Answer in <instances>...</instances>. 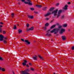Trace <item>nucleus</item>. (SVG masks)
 <instances>
[{
    "label": "nucleus",
    "mask_w": 74,
    "mask_h": 74,
    "mask_svg": "<svg viewBox=\"0 0 74 74\" xmlns=\"http://www.w3.org/2000/svg\"><path fill=\"white\" fill-rule=\"evenodd\" d=\"M58 11V10L56 9L51 12L52 14H53V15L54 16L53 18H55V16H57L56 17L57 18H59V16H60V14L62 13V12L63 11V10H59L58 12V14H57Z\"/></svg>",
    "instance_id": "nucleus-1"
},
{
    "label": "nucleus",
    "mask_w": 74,
    "mask_h": 74,
    "mask_svg": "<svg viewBox=\"0 0 74 74\" xmlns=\"http://www.w3.org/2000/svg\"><path fill=\"white\" fill-rule=\"evenodd\" d=\"M58 27V28H55L53 29L52 31L50 32V33H53L54 32V34H57L58 33V32H59V29H61L62 27L61 25H59ZM56 31V32H55Z\"/></svg>",
    "instance_id": "nucleus-2"
},
{
    "label": "nucleus",
    "mask_w": 74,
    "mask_h": 74,
    "mask_svg": "<svg viewBox=\"0 0 74 74\" xmlns=\"http://www.w3.org/2000/svg\"><path fill=\"white\" fill-rule=\"evenodd\" d=\"M25 42L26 45H29V44H30V42L29 41V40H25Z\"/></svg>",
    "instance_id": "nucleus-3"
},
{
    "label": "nucleus",
    "mask_w": 74,
    "mask_h": 74,
    "mask_svg": "<svg viewBox=\"0 0 74 74\" xmlns=\"http://www.w3.org/2000/svg\"><path fill=\"white\" fill-rule=\"evenodd\" d=\"M4 37V36H3L2 35H0V41H2L3 40Z\"/></svg>",
    "instance_id": "nucleus-4"
},
{
    "label": "nucleus",
    "mask_w": 74,
    "mask_h": 74,
    "mask_svg": "<svg viewBox=\"0 0 74 74\" xmlns=\"http://www.w3.org/2000/svg\"><path fill=\"white\" fill-rule=\"evenodd\" d=\"M24 2V3L25 4H28L29 5H33V4L32 3H31L30 2H25V1L24 2Z\"/></svg>",
    "instance_id": "nucleus-5"
},
{
    "label": "nucleus",
    "mask_w": 74,
    "mask_h": 74,
    "mask_svg": "<svg viewBox=\"0 0 74 74\" xmlns=\"http://www.w3.org/2000/svg\"><path fill=\"white\" fill-rule=\"evenodd\" d=\"M32 59H33L34 60H37V57L36 56H32Z\"/></svg>",
    "instance_id": "nucleus-6"
},
{
    "label": "nucleus",
    "mask_w": 74,
    "mask_h": 74,
    "mask_svg": "<svg viewBox=\"0 0 74 74\" xmlns=\"http://www.w3.org/2000/svg\"><path fill=\"white\" fill-rule=\"evenodd\" d=\"M62 38L63 41H65L66 38V36H62Z\"/></svg>",
    "instance_id": "nucleus-7"
},
{
    "label": "nucleus",
    "mask_w": 74,
    "mask_h": 74,
    "mask_svg": "<svg viewBox=\"0 0 74 74\" xmlns=\"http://www.w3.org/2000/svg\"><path fill=\"white\" fill-rule=\"evenodd\" d=\"M51 12H48L47 14L45 15V17L47 16H49L51 14Z\"/></svg>",
    "instance_id": "nucleus-8"
},
{
    "label": "nucleus",
    "mask_w": 74,
    "mask_h": 74,
    "mask_svg": "<svg viewBox=\"0 0 74 74\" xmlns=\"http://www.w3.org/2000/svg\"><path fill=\"white\" fill-rule=\"evenodd\" d=\"M65 31V30L64 29H61V32H60V33L61 34H62L63 32H64Z\"/></svg>",
    "instance_id": "nucleus-9"
},
{
    "label": "nucleus",
    "mask_w": 74,
    "mask_h": 74,
    "mask_svg": "<svg viewBox=\"0 0 74 74\" xmlns=\"http://www.w3.org/2000/svg\"><path fill=\"white\" fill-rule=\"evenodd\" d=\"M68 7V5H66L65 6L64 8V10H67V7Z\"/></svg>",
    "instance_id": "nucleus-10"
},
{
    "label": "nucleus",
    "mask_w": 74,
    "mask_h": 74,
    "mask_svg": "<svg viewBox=\"0 0 74 74\" xmlns=\"http://www.w3.org/2000/svg\"><path fill=\"white\" fill-rule=\"evenodd\" d=\"M28 17L29 18H30L31 19L33 18V16H29V15H28Z\"/></svg>",
    "instance_id": "nucleus-11"
},
{
    "label": "nucleus",
    "mask_w": 74,
    "mask_h": 74,
    "mask_svg": "<svg viewBox=\"0 0 74 74\" xmlns=\"http://www.w3.org/2000/svg\"><path fill=\"white\" fill-rule=\"evenodd\" d=\"M3 26V25H1L0 24V33L2 32V28L1 27H2Z\"/></svg>",
    "instance_id": "nucleus-12"
},
{
    "label": "nucleus",
    "mask_w": 74,
    "mask_h": 74,
    "mask_svg": "<svg viewBox=\"0 0 74 74\" xmlns=\"http://www.w3.org/2000/svg\"><path fill=\"white\" fill-rule=\"evenodd\" d=\"M36 6L37 7H38V8H41V7H42V5H36Z\"/></svg>",
    "instance_id": "nucleus-13"
},
{
    "label": "nucleus",
    "mask_w": 74,
    "mask_h": 74,
    "mask_svg": "<svg viewBox=\"0 0 74 74\" xmlns=\"http://www.w3.org/2000/svg\"><path fill=\"white\" fill-rule=\"evenodd\" d=\"M56 27V25H53V26H51V27L50 28L51 29H53V28H55Z\"/></svg>",
    "instance_id": "nucleus-14"
},
{
    "label": "nucleus",
    "mask_w": 74,
    "mask_h": 74,
    "mask_svg": "<svg viewBox=\"0 0 74 74\" xmlns=\"http://www.w3.org/2000/svg\"><path fill=\"white\" fill-rule=\"evenodd\" d=\"M54 8H50L49 10V11H52L54 10Z\"/></svg>",
    "instance_id": "nucleus-15"
},
{
    "label": "nucleus",
    "mask_w": 74,
    "mask_h": 74,
    "mask_svg": "<svg viewBox=\"0 0 74 74\" xmlns=\"http://www.w3.org/2000/svg\"><path fill=\"white\" fill-rule=\"evenodd\" d=\"M49 32H50V29H49L47 31V33L46 34V36H47L48 34L49 33Z\"/></svg>",
    "instance_id": "nucleus-16"
},
{
    "label": "nucleus",
    "mask_w": 74,
    "mask_h": 74,
    "mask_svg": "<svg viewBox=\"0 0 74 74\" xmlns=\"http://www.w3.org/2000/svg\"><path fill=\"white\" fill-rule=\"evenodd\" d=\"M38 57H39V58H40V59H42V60H43V59H44V58L40 55H38Z\"/></svg>",
    "instance_id": "nucleus-17"
},
{
    "label": "nucleus",
    "mask_w": 74,
    "mask_h": 74,
    "mask_svg": "<svg viewBox=\"0 0 74 74\" xmlns=\"http://www.w3.org/2000/svg\"><path fill=\"white\" fill-rule=\"evenodd\" d=\"M29 30L30 31L32 30H33V29H34V27H31V28H29Z\"/></svg>",
    "instance_id": "nucleus-18"
},
{
    "label": "nucleus",
    "mask_w": 74,
    "mask_h": 74,
    "mask_svg": "<svg viewBox=\"0 0 74 74\" xmlns=\"http://www.w3.org/2000/svg\"><path fill=\"white\" fill-rule=\"evenodd\" d=\"M22 30L19 29L18 30V33H19V34H20V33H22Z\"/></svg>",
    "instance_id": "nucleus-19"
},
{
    "label": "nucleus",
    "mask_w": 74,
    "mask_h": 74,
    "mask_svg": "<svg viewBox=\"0 0 74 74\" xmlns=\"http://www.w3.org/2000/svg\"><path fill=\"white\" fill-rule=\"evenodd\" d=\"M13 29H16V25H14L13 26Z\"/></svg>",
    "instance_id": "nucleus-20"
},
{
    "label": "nucleus",
    "mask_w": 74,
    "mask_h": 74,
    "mask_svg": "<svg viewBox=\"0 0 74 74\" xmlns=\"http://www.w3.org/2000/svg\"><path fill=\"white\" fill-rule=\"evenodd\" d=\"M26 26L27 27H29V24L28 23H26Z\"/></svg>",
    "instance_id": "nucleus-21"
},
{
    "label": "nucleus",
    "mask_w": 74,
    "mask_h": 74,
    "mask_svg": "<svg viewBox=\"0 0 74 74\" xmlns=\"http://www.w3.org/2000/svg\"><path fill=\"white\" fill-rule=\"evenodd\" d=\"M49 25V23H47L45 25V27L48 26Z\"/></svg>",
    "instance_id": "nucleus-22"
},
{
    "label": "nucleus",
    "mask_w": 74,
    "mask_h": 74,
    "mask_svg": "<svg viewBox=\"0 0 74 74\" xmlns=\"http://www.w3.org/2000/svg\"><path fill=\"white\" fill-rule=\"evenodd\" d=\"M1 70L2 71H5V69L3 68H2Z\"/></svg>",
    "instance_id": "nucleus-23"
},
{
    "label": "nucleus",
    "mask_w": 74,
    "mask_h": 74,
    "mask_svg": "<svg viewBox=\"0 0 74 74\" xmlns=\"http://www.w3.org/2000/svg\"><path fill=\"white\" fill-rule=\"evenodd\" d=\"M64 17H65L64 15H63L61 16V19H64Z\"/></svg>",
    "instance_id": "nucleus-24"
},
{
    "label": "nucleus",
    "mask_w": 74,
    "mask_h": 74,
    "mask_svg": "<svg viewBox=\"0 0 74 74\" xmlns=\"http://www.w3.org/2000/svg\"><path fill=\"white\" fill-rule=\"evenodd\" d=\"M29 31H30L29 28L28 29V28L26 29V32H28Z\"/></svg>",
    "instance_id": "nucleus-25"
},
{
    "label": "nucleus",
    "mask_w": 74,
    "mask_h": 74,
    "mask_svg": "<svg viewBox=\"0 0 74 74\" xmlns=\"http://www.w3.org/2000/svg\"><path fill=\"white\" fill-rule=\"evenodd\" d=\"M22 64L24 66H26V63H25V62H23V63H22Z\"/></svg>",
    "instance_id": "nucleus-26"
},
{
    "label": "nucleus",
    "mask_w": 74,
    "mask_h": 74,
    "mask_svg": "<svg viewBox=\"0 0 74 74\" xmlns=\"http://www.w3.org/2000/svg\"><path fill=\"white\" fill-rule=\"evenodd\" d=\"M30 9L31 10H32V11H34V8H30Z\"/></svg>",
    "instance_id": "nucleus-27"
},
{
    "label": "nucleus",
    "mask_w": 74,
    "mask_h": 74,
    "mask_svg": "<svg viewBox=\"0 0 74 74\" xmlns=\"http://www.w3.org/2000/svg\"><path fill=\"white\" fill-rule=\"evenodd\" d=\"M47 7H45L43 8V10H44H44L45 11L46 10V9H47Z\"/></svg>",
    "instance_id": "nucleus-28"
},
{
    "label": "nucleus",
    "mask_w": 74,
    "mask_h": 74,
    "mask_svg": "<svg viewBox=\"0 0 74 74\" xmlns=\"http://www.w3.org/2000/svg\"><path fill=\"white\" fill-rule=\"evenodd\" d=\"M3 42L4 44H7V41L6 40H4L3 41Z\"/></svg>",
    "instance_id": "nucleus-29"
},
{
    "label": "nucleus",
    "mask_w": 74,
    "mask_h": 74,
    "mask_svg": "<svg viewBox=\"0 0 74 74\" xmlns=\"http://www.w3.org/2000/svg\"><path fill=\"white\" fill-rule=\"evenodd\" d=\"M71 48L72 49V50H74V46H73Z\"/></svg>",
    "instance_id": "nucleus-30"
},
{
    "label": "nucleus",
    "mask_w": 74,
    "mask_h": 74,
    "mask_svg": "<svg viewBox=\"0 0 74 74\" xmlns=\"http://www.w3.org/2000/svg\"><path fill=\"white\" fill-rule=\"evenodd\" d=\"M31 70L32 71H34V70H35V69H33V68H31Z\"/></svg>",
    "instance_id": "nucleus-31"
},
{
    "label": "nucleus",
    "mask_w": 74,
    "mask_h": 74,
    "mask_svg": "<svg viewBox=\"0 0 74 74\" xmlns=\"http://www.w3.org/2000/svg\"><path fill=\"white\" fill-rule=\"evenodd\" d=\"M44 30H46V29H47V27H43Z\"/></svg>",
    "instance_id": "nucleus-32"
},
{
    "label": "nucleus",
    "mask_w": 74,
    "mask_h": 74,
    "mask_svg": "<svg viewBox=\"0 0 74 74\" xmlns=\"http://www.w3.org/2000/svg\"><path fill=\"white\" fill-rule=\"evenodd\" d=\"M67 24H64L63 25L64 27H67Z\"/></svg>",
    "instance_id": "nucleus-33"
},
{
    "label": "nucleus",
    "mask_w": 74,
    "mask_h": 74,
    "mask_svg": "<svg viewBox=\"0 0 74 74\" xmlns=\"http://www.w3.org/2000/svg\"><path fill=\"white\" fill-rule=\"evenodd\" d=\"M27 1L28 2V3H31L32 2V1L30 0H27Z\"/></svg>",
    "instance_id": "nucleus-34"
},
{
    "label": "nucleus",
    "mask_w": 74,
    "mask_h": 74,
    "mask_svg": "<svg viewBox=\"0 0 74 74\" xmlns=\"http://www.w3.org/2000/svg\"><path fill=\"white\" fill-rule=\"evenodd\" d=\"M3 59L2 58V57H1V56H0V60H3Z\"/></svg>",
    "instance_id": "nucleus-35"
},
{
    "label": "nucleus",
    "mask_w": 74,
    "mask_h": 74,
    "mask_svg": "<svg viewBox=\"0 0 74 74\" xmlns=\"http://www.w3.org/2000/svg\"><path fill=\"white\" fill-rule=\"evenodd\" d=\"M14 15V13H12V18H13Z\"/></svg>",
    "instance_id": "nucleus-36"
},
{
    "label": "nucleus",
    "mask_w": 74,
    "mask_h": 74,
    "mask_svg": "<svg viewBox=\"0 0 74 74\" xmlns=\"http://www.w3.org/2000/svg\"><path fill=\"white\" fill-rule=\"evenodd\" d=\"M24 63H27V61H26V60H24Z\"/></svg>",
    "instance_id": "nucleus-37"
},
{
    "label": "nucleus",
    "mask_w": 74,
    "mask_h": 74,
    "mask_svg": "<svg viewBox=\"0 0 74 74\" xmlns=\"http://www.w3.org/2000/svg\"><path fill=\"white\" fill-rule=\"evenodd\" d=\"M59 5V3H57L56 4V6H58Z\"/></svg>",
    "instance_id": "nucleus-38"
},
{
    "label": "nucleus",
    "mask_w": 74,
    "mask_h": 74,
    "mask_svg": "<svg viewBox=\"0 0 74 74\" xmlns=\"http://www.w3.org/2000/svg\"><path fill=\"white\" fill-rule=\"evenodd\" d=\"M3 34H5V32L4 31H3Z\"/></svg>",
    "instance_id": "nucleus-39"
},
{
    "label": "nucleus",
    "mask_w": 74,
    "mask_h": 74,
    "mask_svg": "<svg viewBox=\"0 0 74 74\" xmlns=\"http://www.w3.org/2000/svg\"><path fill=\"white\" fill-rule=\"evenodd\" d=\"M19 0H17L18 1H19ZM21 1L22 2H24L25 1V0H21Z\"/></svg>",
    "instance_id": "nucleus-40"
},
{
    "label": "nucleus",
    "mask_w": 74,
    "mask_h": 74,
    "mask_svg": "<svg viewBox=\"0 0 74 74\" xmlns=\"http://www.w3.org/2000/svg\"><path fill=\"white\" fill-rule=\"evenodd\" d=\"M34 13H35V14H38V12H36V11H35L34 12Z\"/></svg>",
    "instance_id": "nucleus-41"
},
{
    "label": "nucleus",
    "mask_w": 74,
    "mask_h": 74,
    "mask_svg": "<svg viewBox=\"0 0 74 74\" xmlns=\"http://www.w3.org/2000/svg\"><path fill=\"white\" fill-rule=\"evenodd\" d=\"M26 67H27V68H28L29 67V66L28 64H27L26 65Z\"/></svg>",
    "instance_id": "nucleus-42"
},
{
    "label": "nucleus",
    "mask_w": 74,
    "mask_h": 74,
    "mask_svg": "<svg viewBox=\"0 0 74 74\" xmlns=\"http://www.w3.org/2000/svg\"><path fill=\"white\" fill-rule=\"evenodd\" d=\"M21 40L22 41H23V42H25V40L23 39H21Z\"/></svg>",
    "instance_id": "nucleus-43"
},
{
    "label": "nucleus",
    "mask_w": 74,
    "mask_h": 74,
    "mask_svg": "<svg viewBox=\"0 0 74 74\" xmlns=\"http://www.w3.org/2000/svg\"><path fill=\"white\" fill-rule=\"evenodd\" d=\"M0 24H1V25H3L4 23H3L1 22L0 23Z\"/></svg>",
    "instance_id": "nucleus-44"
},
{
    "label": "nucleus",
    "mask_w": 74,
    "mask_h": 74,
    "mask_svg": "<svg viewBox=\"0 0 74 74\" xmlns=\"http://www.w3.org/2000/svg\"><path fill=\"white\" fill-rule=\"evenodd\" d=\"M29 65H30V66H32V63L29 62Z\"/></svg>",
    "instance_id": "nucleus-45"
},
{
    "label": "nucleus",
    "mask_w": 74,
    "mask_h": 74,
    "mask_svg": "<svg viewBox=\"0 0 74 74\" xmlns=\"http://www.w3.org/2000/svg\"><path fill=\"white\" fill-rule=\"evenodd\" d=\"M53 21H54V19H53L50 22L51 23H52V22Z\"/></svg>",
    "instance_id": "nucleus-46"
},
{
    "label": "nucleus",
    "mask_w": 74,
    "mask_h": 74,
    "mask_svg": "<svg viewBox=\"0 0 74 74\" xmlns=\"http://www.w3.org/2000/svg\"><path fill=\"white\" fill-rule=\"evenodd\" d=\"M18 4L19 5H21V4H20V2H18Z\"/></svg>",
    "instance_id": "nucleus-47"
},
{
    "label": "nucleus",
    "mask_w": 74,
    "mask_h": 74,
    "mask_svg": "<svg viewBox=\"0 0 74 74\" xmlns=\"http://www.w3.org/2000/svg\"><path fill=\"white\" fill-rule=\"evenodd\" d=\"M51 36V34H49L48 35V36Z\"/></svg>",
    "instance_id": "nucleus-48"
},
{
    "label": "nucleus",
    "mask_w": 74,
    "mask_h": 74,
    "mask_svg": "<svg viewBox=\"0 0 74 74\" xmlns=\"http://www.w3.org/2000/svg\"><path fill=\"white\" fill-rule=\"evenodd\" d=\"M68 4H71V3H70V2H68Z\"/></svg>",
    "instance_id": "nucleus-49"
},
{
    "label": "nucleus",
    "mask_w": 74,
    "mask_h": 74,
    "mask_svg": "<svg viewBox=\"0 0 74 74\" xmlns=\"http://www.w3.org/2000/svg\"><path fill=\"white\" fill-rule=\"evenodd\" d=\"M5 39V40H7V38H4Z\"/></svg>",
    "instance_id": "nucleus-50"
},
{
    "label": "nucleus",
    "mask_w": 74,
    "mask_h": 74,
    "mask_svg": "<svg viewBox=\"0 0 74 74\" xmlns=\"http://www.w3.org/2000/svg\"><path fill=\"white\" fill-rule=\"evenodd\" d=\"M2 69V67H0V70H1V69Z\"/></svg>",
    "instance_id": "nucleus-51"
},
{
    "label": "nucleus",
    "mask_w": 74,
    "mask_h": 74,
    "mask_svg": "<svg viewBox=\"0 0 74 74\" xmlns=\"http://www.w3.org/2000/svg\"><path fill=\"white\" fill-rule=\"evenodd\" d=\"M48 19H49V18H46V20H48Z\"/></svg>",
    "instance_id": "nucleus-52"
},
{
    "label": "nucleus",
    "mask_w": 74,
    "mask_h": 74,
    "mask_svg": "<svg viewBox=\"0 0 74 74\" xmlns=\"http://www.w3.org/2000/svg\"><path fill=\"white\" fill-rule=\"evenodd\" d=\"M68 31H69V32H70V29H68Z\"/></svg>",
    "instance_id": "nucleus-53"
},
{
    "label": "nucleus",
    "mask_w": 74,
    "mask_h": 74,
    "mask_svg": "<svg viewBox=\"0 0 74 74\" xmlns=\"http://www.w3.org/2000/svg\"><path fill=\"white\" fill-rule=\"evenodd\" d=\"M7 37H8L7 36H6L5 37V38H7Z\"/></svg>",
    "instance_id": "nucleus-54"
},
{
    "label": "nucleus",
    "mask_w": 74,
    "mask_h": 74,
    "mask_svg": "<svg viewBox=\"0 0 74 74\" xmlns=\"http://www.w3.org/2000/svg\"><path fill=\"white\" fill-rule=\"evenodd\" d=\"M13 74H15V73H14V72H13Z\"/></svg>",
    "instance_id": "nucleus-55"
},
{
    "label": "nucleus",
    "mask_w": 74,
    "mask_h": 74,
    "mask_svg": "<svg viewBox=\"0 0 74 74\" xmlns=\"http://www.w3.org/2000/svg\"><path fill=\"white\" fill-rule=\"evenodd\" d=\"M57 25H59V24H58V23H57Z\"/></svg>",
    "instance_id": "nucleus-56"
},
{
    "label": "nucleus",
    "mask_w": 74,
    "mask_h": 74,
    "mask_svg": "<svg viewBox=\"0 0 74 74\" xmlns=\"http://www.w3.org/2000/svg\"><path fill=\"white\" fill-rule=\"evenodd\" d=\"M53 74H56L55 73H53Z\"/></svg>",
    "instance_id": "nucleus-57"
},
{
    "label": "nucleus",
    "mask_w": 74,
    "mask_h": 74,
    "mask_svg": "<svg viewBox=\"0 0 74 74\" xmlns=\"http://www.w3.org/2000/svg\"><path fill=\"white\" fill-rule=\"evenodd\" d=\"M17 25H18V26H19V25H18V24H17Z\"/></svg>",
    "instance_id": "nucleus-58"
},
{
    "label": "nucleus",
    "mask_w": 74,
    "mask_h": 74,
    "mask_svg": "<svg viewBox=\"0 0 74 74\" xmlns=\"http://www.w3.org/2000/svg\"><path fill=\"white\" fill-rule=\"evenodd\" d=\"M58 34H57V36H58Z\"/></svg>",
    "instance_id": "nucleus-59"
},
{
    "label": "nucleus",
    "mask_w": 74,
    "mask_h": 74,
    "mask_svg": "<svg viewBox=\"0 0 74 74\" xmlns=\"http://www.w3.org/2000/svg\"><path fill=\"white\" fill-rule=\"evenodd\" d=\"M52 41H53L52 40Z\"/></svg>",
    "instance_id": "nucleus-60"
}]
</instances>
